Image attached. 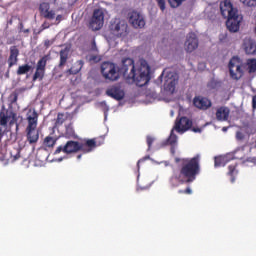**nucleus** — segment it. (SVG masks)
<instances>
[{
    "instance_id": "nucleus-1",
    "label": "nucleus",
    "mask_w": 256,
    "mask_h": 256,
    "mask_svg": "<svg viewBox=\"0 0 256 256\" xmlns=\"http://www.w3.org/2000/svg\"><path fill=\"white\" fill-rule=\"evenodd\" d=\"M101 73L106 81H117L120 77L119 73H122L124 77L131 79L132 83H135L137 87H145L151 81V67L147 65V62H142L136 69L135 61L131 58H124L120 68L113 62H103L101 64ZM127 73L129 74L127 75Z\"/></svg>"
},
{
    "instance_id": "nucleus-2",
    "label": "nucleus",
    "mask_w": 256,
    "mask_h": 256,
    "mask_svg": "<svg viewBox=\"0 0 256 256\" xmlns=\"http://www.w3.org/2000/svg\"><path fill=\"white\" fill-rule=\"evenodd\" d=\"M174 161L177 168H173L169 179V183L173 187L183 185V183H193L197 179V175L201 173V156L199 154L193 158L176 157Z\"/></svg>"
},
{
    "instance_id": "nucleus-3",
    "label": "nucleus",
    "mask_w": 256,
    "mask_h": 256,
    "mask_svg": "<svg viewBox=\"0 0 256 256\" xmlns=\"http://www.w3.org/2000/svg\"><path fill=\"white\" fill-rule=\"evenodd\" d=\"M105 143V138L100 137L99 139L93 138L86 140L85 143H81L75 140H69L66 144L60 145L56 148L54 155H59V153H65L66 155H73V153H91L93 149L103 145Z\"/></svg>"
},
{
    "instance_id": "nucleus-4",
    "label": "nucleus",
    "mask_w": 256,
    "mask_h": 256,
    "mask_svg": "<svg viewBox=\"0 0 256 256\" xmlns=\"http://www.w3.org/2000/svg\"><path fill=\"white\" fill-rule=\"evenodd\" d=\"M26 121L28 123L26 127V139L29 145H35L39 141V130H37V124L39 121V114L37 111L27 115Z\"/></svg>"
},
{
    "instance_id": "nucleus-5",
    "label": "nucleus",
    "mask_w": 256,
    "mask_h": 256,
    "mask_svg": "<svg viewBox=\"0 0 256 256\" xmlns=\"http://www.w3.org/2000/svg\"><path fill=\"white\" fill-rule=\"evenodd\" d=\"M228 69L231 79L239 81L245 75V63L238 56H233L229 63Z\"/></svg>"
},
{
    "instance_id": "nucleus-6",
    "label": "nucleus",
    "mask_w": 256,
    "mask_h": 256,
    "mask_svg": "<svg viewBox=\"0 0 256 256\" xmlns=\"http://www.w3.org/2000/svg\"><path fill=\"white\" fill-rule=\"evenodd\" d=\"M127 29V22L119 18L112 20L109 25V31L111 35L117 37L118 39L121 37H127Z\"/></svg>"
},
{
    "instance_id": "nucleus-7",
    "label": "nucleus",
    "mask_w": 256,
    "mask_h": 256,
    "mask_svg": "<svg viewBox=\"0 0 256 256\" xmlns=\"http://www.w3.org/2000/svg\"><path fill=\"white\" fill-rule=\"evenodd\" d=\"M9 119H11L9 121ZM7 123H9V127H13L16 125V131H19V123L17 122V113L13 111H8L5 107H2L0 110V126L7 127Z\"/></svg>"
},
{
    "instance_id": "nucleus-8",
    "label": "nucleus",
    "mask_w": 256,
    "mask_h": 256,
    "mask_svg": "<svg viewBox=\"0 0 256 256\" xmlns=\"http://www.w3.org/2000/svg\"><path fill=\"white\" fill-rule=\"evenodd\" d=\"M104 23L105 12H103V9H95L90 21V27L92 28V31H99V29L103 27Z\"/></svg>"
},
{
    "instance_id": "nucleus-9",
    "label": "nucleus",
    "mask_w": 256,
    "mask_h": 256,
    "mask_svg": "<svg viewBox=\"0 0 256 256\" xmlns=\"http://www.w3.org/2000/svg\"><path fill=\"white\" fill-rule=\"evenodd\" d=\"M226 27L230 33H237L241 27V22L243 21V16L240 14H234L232 16L226 17Z\"/></svg>"
},
{
    "instance_id": "nucleus-10",
    "label": "nucleus",
    "mask_w": 256,
    "mask_h": 256,
    "mask_svg": "<svg viewBox=\"0 0 256 256\" xmlns=\"http://www.w3.org/2000/svg\"><path fill=\"white\" fill-rule=\"evenodd\" d=\"M220 11L224 19H227V17H231L233 15L239 14V10L233 7V3H231V0H224L223 2H221Z\"/></svg>"
},
{
    "instance_id": "nucleus-11",
    "label": "nucleus",
    "mask_w": 256,
    "mask_h": 256,
    "mask_svg": "<svg viewBox=\"0 0 256 256\" xmlns=\"http://www.w3.org/2000/svg\"><path fill=\"white\" fill-rule=\"evenodd\" d=\"M199 47V39L197 38V34L190 32L184 43V49L187 53H193Z\"/></svg>"
},
{
    "instance_id": "nucleus-12",
    "label": "nucleus",
    "mask_w": 256,
    "mask_h": 256,
    "mask_svg": "<svg viewBox=\"0 0 256 256\" xmlns=\"http://www.w3.org/2000/svg\"><path fill=\"white\" fill-rule=\"evenodd\" d=\"M177 83H179V78L177 77V74L169 72L165 77V91L171 94L175 93V87H177Z\"/></svg>"
},
{
    "instance_id": "nucleus-13",
    "label": "nucleus",
    "mask_w": 256,
    "mask_h": 256,
    "mask_svg": "<svg viewBox=\"0 0 256 256\" xmlns=\"http://www.w3.org/2000/svg\"><path fill=\"white\" fill-rule=\"evenodd\" d=\"M47 56H43L36 65V71L33 75V81H43V78L45 77V69L47 67Z\"/></svg>"
},
{
    "instance_id": "nucleus-14",
    "label": "nucleus",
    "mask_w": 256,
    "mask_h": 256,
    "mask_svg": "<svg viewBox=\"0 0 256 256\" xmlns=\"http://www.w3.org/2000/svg\"><path fill=\"white\" fill-rule=\"evenodd\" d=\"M193 125V122L187 117H181L176 119L174 129L177 133H185V131H189Z\"/></svg>"
},
{
    "instance_id": "nucleus-15",
    "label": "nucleus",
    "mask_w": 256,
    "mask_h": 256,
    "mask_svg": "<svg viewBox=\"0 0 256 256\" xmlns=\"http://www.w3.org/2000/svg\"><path fill=\"white\" fill-rule=\"evenodd\" d=\"M129 23L134 29H143L145 27V18L139 12L133 11L129 14Z\"/></svg>"
},
{
    "instance_id": "nucleus-16",
    "label": "nucleus",
    "mask_w": 256,
    "mask_h": 256,
    "mask_svg": "<svg viewBox=\"0 0 256 256\" xmlns=\"http://www.w3.org/2000/svg\"><path fill=\"white\" fill-rule=\"evenodd\" d=\"M193 105L200 111H207V109H211L213 103L207 97L195 96L193 98Z\"/></svg>"
},
{
    "instance_id": "nucleus-17",
    "label": "nucleus",
    "mask_w": 256,
    "mask_h": 256,
    "mask_svg": "<svg viewBox=\"0 0 256 256\" xmlns=\"http://www.w3.org/2000/svg\"><path fill=\"white\" fill-rule=\"evenodd\" d=\"M39 11L41 17H44V19H48L49 21H53V19H55V10H51V5L49 3H41L39 6Z\"/></svg>"
},
{
    "instance_id": "nucleus-18",
    "label": "nucleus",
    "mask_w": 256,
    "mask_h": 256,
    "mask_svg": "<svg viewBox=\"0 0 256 256\" xmlns=\"http://www.w3.org/2000/svg\"><path fill=\"white\" fill-rule=\"evenodd\" d=\"M39 11L41 17H44V19H48L49 21H53V19H55V10H51V5L49 3H41L39 6Z\"/></svg>"
},
{
    "instance_id": "nucleus-19",
    "label": "nucleus",
    "mask_w": 256,
    "mask_h": 256,
    "mask_svg": "<svg viewBox=\"0 0 256 256\" xmlns=\"http://www.w3.org/2000/svg\"><path fill=\"white\" fill-rule=\"evenodd\" d=\"M39 11L41 17H44V19H48L49 21H53V19H55V10H51V5L49 3H41L39 6Z\"/></svg>"
},
{
    "instance_id": "nucleus-20",
    "label": "nucleus",
    "mask_w": 256,
    "mask_h": 256,
    "mask_svg": "<svg viewBox=\"0 0 256 256\" xmlns=\"http://www.w3.org/2000/svg\"><path fill=\"white\" fill-rule=\"evenodd\" d=\"M106 95L112 97L116 101H121L125 98V92L119 86H112L106 90Z\"/></svg>"
},
{
    "instance_id": "nucleus-21",
    "label": "nucleus",
    "mask_w": 256,
    "mask_h": 256,
    "mask_svg": "<svg viewBox=\"0 0 256 256\" xmlns=\"http://www.w3.org/2000/svg\"><path fill=\"white\" fill-rule=\"evenodd\" d=\"M229 115H231V110L227 106H220L216 109L217 121H228Z\"/></svg>"
},
{
    "instance_id": "nucleus-22",
    "label": "nucleus",
    "mask_w": 256,
    "mask_h": 256,
    "mask_svg": "<svg viewBox=\"0 0 256 256\" xmlns=\"http://www.w3.org/2000/svg\"><path fill=\"white\" fill-rule=\"evenodd\" d=\"M19 48L17 46L10 47V56L8 58V67H13V65H17V61H19Z\"/></svg>"
},
{
    "instance_id": "nucleus-23",
    "label": "nucleus",
    "mask_w": 256,
    "mask_h": 256,
    "mask_svg": "<svg viewBox=\"0 0 256 256\" xmlns=\"http://www.w3.org/2000/svg\"><path fill=\"white\" fill-rule=\"evenodd\" d=\"M244 51L247 55H255L256 53V44L253 40L244 41Z\"/></svg>"
},
{
    "instance_id": "nucleus-24",
    "label": "nucleus",
    "mask_w": 256,
    "mask_h": 256,
    "mask_svg": "<svg viewBox=\"0 0 256 256\" xmlns=\"http://www.w3.org/2000/svg\"><path fill=\"white\" fill-rule=\"evenodd\" d=\"M5 137H7V131L0 129V153L7 151V145H9V139Z\"/></svg>"
},
{
    "instance_id": "nucleus-25",
    "label": "nucleus",
    "mask_w": 256,
    "mask_h": 256,
    "mask_svg": "<svg viewBox=\"0 0 256 256\" xmlns=\"http://www.w3.org/2000/svg\"><path fill=\"white\" fill-rule=\"evenodd\" d=\"M83 65H85V62L83 60L76 61L72 67L68 70L70 75H77L83 69Z\"/></svg>"
},
{
    "instance_id": "nucleus-26",
    "label": "nucleus",
    "mask_w": 256,
    "mask_h": 256,
    "mask_svg": "<svg viewBox=\"0 0 256 256\" xmlns=\"http://www.w3.org/2000/svg\"><path fill=\"white\" fill-rule=\"evenodd\" d=\"M229 163L227 156H216L214 158V167H225Z\"/></svg>"
},
{
    "instance_id": "nucleus-27",
    "label": "nucleus",
    "mask_w": 256,
    "mask_h": 256,
    "mask_svg": "<svg viewBox=\"0 0 256 256\" xmlns=\"http://www.w3.org/2000/svg\"><path fill=\"white\" fill-rule=\"evenodd\" d=\"M247 67L248 73H256V59L251 58L246 61L244 64Z\"/></svg>"
},
{
    "instance_id": "nucleus-28",
    "label": "nucleus",
    "mask_w": 256,
    "mask_h": 256,
    "mask_svg": "<svg viewBox=\"0 0 256 256\" xmlns=\"http://www.w3.org/2000/svg\"><path fill=\"white\" fill-rule=\"evenodd\" d=\"M69 118H71V114L69 112L66 113H58L56 119V125H63Z\"/></svg>"
},
{
    "instance_id": "nucleus-29",
    "label": "nucleus",
    "mask_w": 256,
    "mask_h": 256,
    "mask_svg": "<svg viewBox=\"0 0 256 256\" xmlns=\"http://www.w3.org/2000/svg\"><path fill=\"white\" fill-rule=\"evenodd\" d=\"M237 164H231L228 166V175L231 177V183H235V175H237Z\"/></svg>"
},
{
    "instance_id": "nucleus-30",
    "label": "nucleus",
    "mask_w": 256,
    "mask_h": 256,
    "mask_svg": "<svg viewBox=\"0 0 256 256\" xmlns=\"http://www.w3.org/2000/svg\"><path fill=\"white\" fill-rule=\"evenodd\" d=\"M67 59H69V52L67 50H61L59 67H63L67 63Z\"/></svg>"
},
{
    "instance_id": "nucleus-31",
    "label": "nucleus",
    "mask_w": 256,
    "mask_h": 256,
    "mask_svg": "<svg viewBox=\"0 0 256 256\" xmlns=\"http://www.w3.org/2000/svg\"><path fill=\"white\" fill-rule=\"evenodd\" d=\"M57 143V139L53 138L52 136H46L44 139V145L45 147H55V144Z\"/></svg>"
},
{
    "instance_id": "nucleus-32",
    "label": "nucleus",
    "mask_w": 256,
    "mask_h": 256,
    "mask_svg": "<svg viewBox=\"0 0 256 256\" xmlns=\"http://www.w3.org/2000/svg\"><path fill=\"white\" fill-rule=\"evenodd\" d=\"M31 71V66L28 64L19 66L17 69V75H25Z\"/></svg>"
},
{
    "instance_id": "nucleus-33",
    "label": "nucleus",
    "mask_w": 256,
    "mask_h": 256,
    "mask_svg": "<svg viewBox=\"0 0 256 256\" xmlns=\"http://www.w3.org/2000/svg\"><path fill=\"white\" fill-rule=\"evenodd\" d=\"M185 1L187 0H168V3L172 9H177V7H181Z\"/></svg>"
},
{
    "instance_id": "nucleus-34",
    "label": "nucleus",
    "mask_w": 256,
    "mask_h": 256,
    "mask_svg": "<svg viewBox=\"0 0 256 256\" xmlns=\"http://www.w3.org/2000/svg\"><path fill=\"white\" fill-rule=\"evenodd\" d=\"M66 137H75V129L73 128V123L66 126Z\"/></svg>"
},
{
    "instance_id": "nucleus-35",
    "label": "nucleus",
    "mask_w": 256,
    "mask_h": 256,
    "mask_svg": "<svg viewBox=\"0 0 256 256\" xmlns=\"http://www.w3.org/2000/svg\"><path fill=\"white\" fill-rule=\"evenodd\" d=\"M176 143H177V135H175V133L172 130L168 138V144L175 145Z\"/></svg>"
},
{
    "instance_id": "nucleus-36",
    "label": "nucleus",
    "mask_w": 256,
    "mask_h": 256,
    "mask_svg": "<svg viewBox=\"0 0 256 256\" xmlns=\"http://www.w3.org/2000/svg\"><path fill=\"white\" fill-rule=\"evenodd\" d=\"M246 7H256V0H240Z\"/></svg>"
},
{
    "instance_id": "nucleus-37",
    "label": "nucleus",
    "mask_w": 256,
    "mask_h": 256,
    "mask_svg": "<svg viewBox=\"0 0 256 256\" xmlns=\"http://www.w3.org/2000/svg\"><path fill=\"white\" fill-rule=\"evenodd\" d=\"M10 103H15L19 99V94L17 92H13L10 96Z\"/></svg>"
},
{
    "instance_id": "nucleus-38",
    "label": "nucleus",
    "mask_w": 256,
    "mask_h": 256,
    "mask_svg": "<svg viewBox=\"0 0 256 256\" xmlns=\"http://www.w3.org/2000/svg\"><path fill=\"white\" fill-rule=\"evenodd\" d=\"M154 141H155V138H153L151 136L146 137V143L148 145V151H149V149H151V146L153 145Z\"/></svg>"
},
{
    "instance_id": "nucleus-39",
    "label": "nucleus",
    "mask_w": 256,
    "mask_h": 256,
    "mask_svg": "<svg viewBox=\"0 0 256 256\" xmlns=\"http://www.w3.org/2000/svg\"><path fill=\"white\" fill-rule=\"evenodd\" d=\"M49 27H51L49 22L44 21L43 24L41 25V29L38 31V33H41L42 31H45V29H49Z\"/></svg>"
},
{
    "instance_id": "nucleus-40",
    "label": "nucleus",
    "mask_w": 256,
    "mask_h": 256,
    "mask_svg": "<svg viewBox=\"0 0 256 256\" xmlns=\"http://www.w3.org/2000/svg\"><path fill=\"white\" fill-rule=\"evenodd\" d=\"M156 2L158 3V7H160V10L165 11L166 9L165 0H156Z\"/></svg>"
},
{
    "instance_id": "nucleus-41",
    "label": "nucleus",
    "mask_w": 256,
    "mask_h": 256,
    "mask_svg": "<svg viewBox=\"0 0 256 256\" xmlns=\"http://www.w3.org/2000/svg\"><path fill=\"white\" fill-rule=\"evenodd\" d=\"M236 139L238 141H243V139H245V135L243 134V132L241 131L236 132Z\"/></svg>"
},
{
    "instance_id": "nucleus-42",
    "label": "nucleus",
    "mask_w": 256,
    "mask_h": 256,
    "mask_svg": "<svg viewBox=\"0 0 256 256\" xmlns=\"http://www.w3.org/2000/svg\"><path fill=\"white\" fill-rule=\"evenodd\" d=\"M90 61H93L94 63H99V61H101V58L99 56L92 55L90 56Z\"/></svg>"
},
{
    "instance_id": "nucleus-43",
    "label": "nucleus",
    "mask_w": 256,
    "mask_h": 256,
    "mask_svg": "<svg viewBox=\"0 0 256 256\" xmlns=\"http://www.w3.org/2000/svg\"><path fill=\"white\" fill-rule=\"evenodd\" d=\"M52 45H53V41L51 40L44 41V46L46 47V49H49V47H51Z\"/></svg>"
},
{
    "instance_id": "nucleus-44",
    "label": "nucleus",
    "mask_w": 256,
    "mask_h": 256,
    "mask_svg": "<svg viewBox=\"0 0 256 256\" xmlns=\"http://www.w3.org/2000/svg\"><path fill=\"white\" fill-rule=\"evenodd\" d=\"M184 193H185L186 195H191V193H193V191L191 190L190 187H187V188L184 190Z\"/></svg>"
},
{
    "instance_id": "nucleus-45",
    "label": "nucleus",
    "mask_w": 256,
    "mask_h": 256,
    "mask_svg": "<svg viewBox=\"0 0 256 256\" xmlns=\"http://www.w3.org/2000/svg\"><path fill=\"white\" fill-rule=\"evenodd\" d=\"M252 107L253 109H256V95L252 98Z\"/></svg>"
},
{
    "instance_id": "nucleus-46",
    "label": "nucleus",
    "mask_w": 256,
    "mask_h": 256,
    "mask_svg": "<svg viewBox=\"0 0 256 256\" xmlns=\"http://www.w3.org/2000/svg\"><path fill=\"white\" fill-rule=\"evenodd\" d=\"M63 19V16L61 14L56 16L57 23H61V20Z\"/></svg>"
},
{
    "instance_id": "nucleus-47",
    "label": "nucleus",
    "mask_w": 256,
    "mask_h": 256,
    "mask_svg": "<svg viewBox=\"0 0 256 256\" xmlns=\"http://www.w3.org/2000/svg\"><path fill=\"white\" fill-rule=\"evenodd\" d=\"M19 32L21 33L23 30H24V25H23V22H20L19 23Z\"/></svg>"
},
{
    "instance_id": "nucleus-48",
    "label": "nucleus",
    "mask_w": 256,
    "mask_h": 256,
    "mask_svg": "<svg viewBox=\"0 0 256 256\" xmlns=\"http://www.w3.org/2000/svg\"><path fill=\"white\" fill-rule=\"evenodd\" d=\"M194 133H201V128H192Z\"/></svg>"
},
{
    "instance_id": "nucleus-49",
    "label": "nucleus",
    "mask_w": 256,
    "mask_h": 256,
    "mask_svg": "<svg viewBox=\"0 0 256 256\" xmlns=\"http://www.w3.org/2000/svg\"><path fill=\"white\" fill-rule=\"evenodd\" d=\"M19 157H21V155L19 153H17L16 155L13 156V161H17V159H19Z\"/></svg>"
},
{
    "instance_id": "nucleus-50",
    "label": "nucleus",
    "mask_w": 256,
    "mask_h": 256,
    "mask_svg": "<svg viewBox=\"0 0 256 256\" xmlns=\"http://www.w3.org/2000/svg\"><path fill=\"white\" fill-rule=\"evenodd\" d=\"M30 31H31V30L24 28V30H22L21 33H30Z\"/></svg>"
},
{
    "instance_id": "nucleus-51",
    "label": "nucleus",
    "mask_w": 256,
    "mask_h": 256,
    "mask_svg": "<svg viewBox=\"0 0 256 256\" xmlns=\"http://www.w3.org/2000/svg\"><path fill=\"white\" fill-rule=\"evenodd\" d=\"M227 129H229V128L228 127H223L222 131L225 133V132H227Z\"/></svg>"
},
{
    "instance_id": "nucleus-52",
    "label": "nucleus",
    "mask_w": 256,
    "mask_h": 256,
    "mask_svg": "<svg viewBox=\"0 0 256 256\" xmlns=\"http://www.w3.org/2000/svg\"><path fill=\"white\" fill-rule=\"evenodd\" d=\"M82 157H83V155H81V154L77 155L78 161L81 160Z\"/></svg>"
},
{
    "instance_id": "nucleus-53",
    "label": "nucleus",
    "mask_w": 256,
    "mask_h": 256,
    "mask_svg": "<svg viewBox=\"0 0 256 256\" xmlns=\"http://www.w3.org/2000/svg\"><path fill=\"white\" fill-rule=\"evenodd\" d=\"M178 193H185V190H179Z\"/></svg>"
},
{
    "instance_id": "nucleus-54",
    "label": "nucleus",
    "mask_w": 256,
    "mask_h": 256,
    "mask_svg": "<svg viewBox=\"0 0 256 256\" xmlns=\"http://www.w3.org/2000/svg\"><path fill=\"white\" fill-rule=\"evenodd\" d=\"M141 161H143V160H139L137 163L138 169H139V163H141Z\"/></svg>"
},
{
    "instance_id": "nucleus-55",
    "label": "nucleus",
    "mask_w": 256,
    "mask_h": 256,
    "mask_svg": "<svg viewBox=\"0 0 256 256\" xmlns=\"http://www.w3.org/2000/svg\"><path fill=\"white\" fill-rule=\"evenodd\" d=\"M93 45L95 46V42H93Z\"/></svg>"
}]
</instances>
